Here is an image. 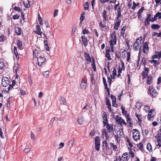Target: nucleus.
<instances>
[{
	"mask_svg": "<svg viewBox=\"0 0 161 161\" xmlns=\"http://www.w3.org/2000/svg\"><path fill=\"white\" fill-rule=\"evenodd\" d=\"M111 39L110 40L109 43L111 49L114 48V45H116V37L115 32H113L111 35Z\"/></svg>",
	"mask_w": 161,
	"mask_h": 161,
	"instance_id": "1",
	"label": "nucleus"
},
{
	"mask_svg": "<svg viewBox=\"0 0 161 161\" xmlns=\"http://www.w3.org/2000/svg\"><path fill=\"white\" fill-rule=\"evenodd\" d=\"M132 136L135 141H137L140 139V133L137 129H134L132 130Z\"/></svg>",
	"mask_w": 161,
	"mask_h": 161,
	"instance_id": "2",
	"label": "nucleus"
},
{
	"mask_svg": "<svg viewBox=\"0 0 161 161\" xmlns=\"http://www.w3.org/2000/svg\"><path fill=\"white\" fill-rule=\"evenodd\" d=\"M37 65L40 67H42L45 64L46 62V60L45 58L40 56L37 58Z\"/></svg>",
	"mask_w": 161,
	"mask_h": 161,
	"instance_id": "3",
	"label": "nucleus"
},
{
	"mask_svg": "<svg viewBox=\"0 0 161 161\" xmlns=\"http://www.w3.org/2000/svg\"><path fill=\"white\" fill-rule=\"evenodd\" d=\"M149 92L150 96L153 98L156 97L158 95V93L156 90L152 87L150 86L149 87Z\"/></svg>",
	"mask_w": 161,
	"mask_h": 161,
	"instance_id": "4",
	"label": "nucleus"
},
{
	"mask_svg": "<svg viewBox=\"0 0 161 161\" xmlns=\"http://www.w3.org/2000/svg\"><path fill=\"white\" fill-rule=\"evenodd\" d=\"M100 139L99 136H96L94 139L95 148L97 151L99 150Z\"/></svg>",
	"mask_w": 161,
	"mask_h": 161,
	"instance_id": "5",
	"label": "nucleus"
},
{
	"mask_svg": "<svg viewBox=\"0 0 161 161\" xmlns=\"http://www.w3.org/2000/svg\"><path fill=\"white\" fill-rule=\"evenodd\" d=\"M115 120L117 123L121 125L123 124L125 126L126 125V123L125 120L122 119L121 117H119L118 115H117L115 117Z\"/></svg>",
	"mask_w": 161,
	"mask_h": 161,
	"instance_id": "6",
	"label": "nucleus"
},
{
	"mask_svg": "<svg viewBox=\"0 0 161 161\" xmlns=\"http://www.w3.org/2000/svg\"><path fill=\"white\" fill-rule=\"evenodd\" d=\"M149 47H148V43L146 42L143 44V52L145 54H147L149 52Z\"/></svg>",
	"mask_w": 161,
	"mask_h": 161,
	"instance_id": "7",
	"label": "nucleus"
},
{
	"mask_svg": "<svg viewBox=\"0 0 161 161\" xmlns=\"http://www.w3.org/2000/svg\"><path fill=\"white\" fill-rule=\"evenodd\" d=\"M2 84L4 87L8 86L9 83V79L6 77L3 76L2 78Z\"/></svg>",
	"mask_w": 161,
	"mask_h": 161,
	"instance_id": "8",
	"label": "nucleus"
},
{
	"mask_svg": "<svg viewBox=\"0 0 161 161\" xmlns=\"http://www.w3.org/2000/svg\"><path fill=\"white\" fill-rule=\"evenodd\" d=\"M102 138L103 139H105L106 140H108L109 139V136H108L106 129H103L102 132Z\"/></svg>",
	"mask_w": 161,
	"mask_h": 161,
	"instance_id": "9",
	"label": "nucleus"
},
{
	"mask_svg": "<svg viewBox=\"0 0 161 161\" xmlns=\"http://www.w3.org/2000/svg\"><path fill=\"white\" fill-rule=\"evenodd\" d=\"M106 128L107 132L109 134H112L114 132V129L113 127V125L111 124H106Z\"/></svg>",
	"mask_w": 161,
	"mask_h": 161,
	"instance_id": "10",
	"label": "nucleus"
},
{
	"mask_svg": "<svg viewBox=\"0 0 161 161\" xmlns=\"http://www.w3.org/2000/svg\"><path fill=\"white\" fill-rule=\"evenodd\" d=\"M87 85V81L84 79H82L80 85V88L82 89H84L86 88Z\"/></svg>",
	"mask_w": 161,
	"mask_h": 161,
	"instance_id": "11",
	"label": "nucleus"
},
{
	"mask_svg": "<svg viewBox=\"0 0 161 161\" xmlns=\"http://www.w3.org/2000/svg\"><path fill=\"white\" fill-rule=\"evenodd\" d=\"M154 110L153 109L150 110L148 114L147 119L149 120H152V119L154 116L153 113L154 112Z\"/></svg>",
	"mask_w": 161,
	"mask_h": 161,
	"instance_id": "12",
	"label": "nucleus"
},
{
	"mask_svg": "<svg viewBox=\"0 0 161 161\" xmlns=\"http://www.w3.org/2000/svg\"><path fill=\"white\" fill-rule=\"evenodd\" d=\"M130 158L129 153L127 152L124 153L121 156L123 161H128Z\"/></svg>",
	"mask_w": 161,
	"mask_h": 161,
	"instance_id": "13",
	"label": "nucleus"
},
{
	"mask_svg": "<svg viewBox=\"0 0 161 161\" xmlns=\"http://www.w3.org/2000/svg\"><path fill=\"white\" fill-rule=\"evenodd\" d=\"M106 23L107 24L106 21H105L104 24H103V22L101 21L99 24V26L102 29L105 28L107 31L109 30V28L108 26L106 25Z\"/></svg>",
	"mask_w": 161,
	"mask_h": 161,
	"instance_id": "14",
	"label": "nucleus"
},
{
	"mask_svg": "<svg viewBox=\"0 0 161 161\" xmlns=\"http://www.w3.org/2000/svg\"><path fill=\"white\" fill-rule=\"evenodd\" d=\"M144 71H142V75L143 76V79H144L148 75V72L149 71V69L148 68L145 67L144 69Z\"/></svg>",
	"mask_w": 161,
	"mask_h": 161,
	"instance_id": "15",
	"label": "nucleus"
},
{
	"mask_svg": "<svg viewBox=\"0 0 161 161\" xmlns=\"http://www.w3.org/2000/svg\"><path fill=\"white\" fill-rule=\"evenodd\" d=\"M84 57L85 58L86 61L87 62V64L90 63L92 60L89 54L87 53H85Z\"/></svg>",
	"mask_w": 161,
	"mask_h": 161,
	"instance_id": "16",
	"label": "nucleus"
},
{
	"mask_svg": "<svg viewBox=\"0 0 161 161\" xmlns=\"http://www.w3.org/2000/svg\"><path fill=\"white\" fill-rule=\"evenodd\" d=\"M107 140H105L103 141L102 145L103 148L106 150H109V146L107 142Z\"/></svg>",
	"mask_w": 161,
	"mask_h": 161,
	"instance_id": "17",
	"label": "nucleus"
},
{
	"mask_svg": "<svg viewBox=\"0 0 161 161\" xmlns=\"http://www.w3.org/2000/svg\"><path fill=\"white\" fill-rule=\"evenodd\" d=\"M146 19L149 20V21H151L152 22H153L154 21H156L157 20L156 18H155V16L154 18H151V15L150 14H147V16L146 18Z\"/></svg>",
	"mask_w": 161,
	"mask_h": 161,
	"instance_id": "18",
	"label": "nucleus"
},
{
	"mask_svg": "<svg viewBox=\"0 0 161 161\" xmlns=\"http://www.w3.org/2000/svg\"><path fill=\"white\" fill-rule=\"evenodd\" d=\"M15 84V80H13L12 81V84H10L9 87H8V88L7 89H5V91L7 92H8L11 88H12L14 86Z\"/></svg>",
	"mask_w": 161,
	"mask_h": 161,
	"instance_id": "19",
	"label": "nucleus"
},
{
	"mask_svg": "<svg viewBox=\"0 0 161 161\" xmlns=\"http://www.w3.org/2000/svg\"><path fill=\"white\" fill-rule=\"evenodd\" d=\"M81 38L82 39L83 43L85 47L87 46L88 44V40L87 38L85 37V36H82L81 37Z\"/></svg>",
	"mask_w": 161,
	"mask_h": 161,
	"instance_id": "20",
	"label": "nucleus"
},
{
	"mask_svg": "<svg viewBox=\"0 0 161 161\" xmlns=\"http://www.w3.org/2000/svg\"><path fill=\"white\" fill-rule=\"evenodd\" d=\"M15 32L18 36L21 34V29L19 27H16L14 28Z\"/></svg>",
	"mask_w": 161,
	"mask_h": 161,
	"instance_id": "21",
	"label": "nucleus"
},
{
	"mask_svg": "<svg viewBox=\"0 0 161 161\" xmlns=\"http://www.w3.org/2000/svg\"><path fill=\"white\" fill-rule=\"evenodd\" d=\"M102 15L105 21L108 20V15L107 14V12L106 10H103Z\"/></svg>",
	"mask_w": 161,
	"mask_h": 161,
	"instance_id": "22",
	"label": "nucleus"
},
{
	"mask_svg": "<svg viewBox=\"0 0 161 161\" xmlns=\"http://www.w3.org/2000/svg\"><path fill=\"white\" fill-rule=\"evenodd\" d=\"M36 30L35 31L36 34L41 35L42 32L41 31V28L40 26L39 25H37L36 26Z\"/></svg>",
	"mask_w": 161,
	"mask_h": 161,
	"instance_id": "23",
	"label": "nucleus"
},
{
	"mask_svg": "<svg viewBox=\"0 0 161 161\" xmlns=\"http://www.w3.org/2000/svg\"><path fill=\"white\" fill-rule=\"evenodd\" d=\"M60 102L61 104L64 105H67V102L66 99L63 97H60L59 99Z\"/></svg>",
	"mask_w": 161,
	"mask_h": 161,
	"instance_id": "24",
	"label": "nucleus"
},
{
	"mask_svg": "<svg viewBox=\"0 0 161 161\" xmlns=\"http://www.w3.org/2000/svg\"><path fill=\"white\" fill-rule=\"evenodd\" d=\"M74 142V140L72 139L69 141L67 144V146L71 148L73 146V145Z\"/></svg>",
	"mask_w": 161,
	"mask_h": 161,
	"instance_id": "25",
	"label": "nucleus"
},
{
	"mask_svg": "<svg viewBox=\"0 0 161 161\" xmlns=\"http://www.w3.org/2000/svg\"><path fill=\"white\" fill-rule=\"evenodd\" d=\"M157 140L158 144L156 145V146L158 148L161 147V138L160 137H158L157 138Z\"/></svg>",
	"mask_w": 161,
	"mask_h": 161,
	"instance_id": "26",
	"label": "nucleus"
},
{
	"mask_svg": "<svg viewBox=\"0 0 161 161\" xmlns=\"http://www.w3.org/2000/svg\"><path fill=\"white\" fill-rule=\"evenodd\" d=\"M103 126H105L106 125V124H108L107 116L103 117Z\"/></svg>",
	"mask_w": 161,
	"mask_h": 161,
	"instance_id": "27",
	"label": "nucleus"
},
{
	"mask_svg": "<svg viewBox=\"0 0 161 161\" xmlns=\"http://www.w3.org/2000/svg\"><path fill=\"white\" fill-rule=\"evenodd\" d=\"M109 50H107L106 51L105 57L107 58L108 60H111V58L110 56V54L109 53Z\"/></svg>",
	"mask_w": 161,
	"mask_h": 161,
	"instance_id": "28",
	"label": "nucleus"
},
{
	"mask_svg": "<svg viewBox=\"0 0 161 161\" xmlns=\"http://www.w3.org/2000/svg\"><path fill=\"white\" fill-rule=\"evenodd\" d=\"M33 57L35 58L37 57L39 55V53H38V49H35L34 50H33Z\"/></svg>",
	"mask_w": 161,
	"mask_h": 161,
	"instance_id": "29",
	"label": "nucleus"
},
{
	"mask_svg": "<svg viewBox=\"0 0 161 161\" xmlns=\"http://www.w3.org/2000/svg\"><path fill=\"white\" fill-rule=\"evenodd\" d=\"M152 77L151 76L149 75L147 76V80L146 81V83L150 85L152 83Z\"/></svg>",
	"mask_w": 161,
	"mask_h": 161,
	"instance_id": "30",
	"label": "nucleus"
},
{
	"mask_svg": "<svg viewBox=\"0 0 161 161\" xmlns=\"http://www.w3.org/2000/svg\"><path fill=\"white\" fill-rule=\"evenodd\" d=\"M77 121L78 124L79 125H82L83 122L84 121V118L81 117L80 118L78 119L77 120Z\"/></svg>",
	"mask_w": 161,
	"mask_h": 161,
	"instance_id": "31",
	"label": "nucleus"
},
{
	"mask_svg": "<svg viewBox=\"0 0 161 161\" xmlns=\"http://www.w3.org/2000/svg\"><path fill=\"white\" fill-rule=\"evenodd\" d=\"M147 148L149 152H151L153 151L152 146L151 144L148 143L147 145Z\"/></svg>",
	"mask_w": 161,
	"mask_h": 161,
	"instance_id": "32",
	"label": "nucleus"
},
{
	"mask_svg": "<svg viewBox=\"0 0 161 161\" xmlns=\"http://www.w3.org/2000/svg\"><path fill=\"white\" fill-rule=\"evenodd\" d=\"M92 67L93 69V71L94 72L96 71V68L95 65V60L94 59H93L92 61Z\"/></svg>",
	"mask_w": 161,
	"mask_h": 161,
	"instance_id": "33",
	"label": "nucleus"
},
{
	"mask_svg": "<svg viewBox=\"0 0 161 161\" xmlns=\"http://www.w3.org/2000/svg\"><path fill=\"white\" fill-rule=\"evenodd\" d=\"M160 27L159 25L155 24L152 25L151 26V28L154 30L158 29L160 28Z\"/></svg>",
	"mask_w": 161,
	"mask_h": 161,
	"instance_id": "34",
	"label": "nucleus"
},
{
	"mask_svg": "<svg viewBox=\"0 0 161 161\" xmlns=\"http://www.w3.org/2000/svg\"><path fill=\"white\" fill-rule=\"evenodd\" d=\"M19 68V65L18 64L15 65L13 67V70L14 72H15V74H17V71L18 70Z\"/></svg>",
	"mask_w": 161,
	"mask_h": 161,
	"instance_id": "35",
	"label": "nucleus"
},
{
	"mask_svg": "<svg viewBox=\"0 0 161 161\" xmlns=\"http://www.w3.org/2000/svg\"><path fill=\"white\" fill-rule=\"evenodd\" d=\"M143 8L142 7L138 11L137 13V15L139 18H140L141 17V14L143 12Z\"/></svg>",
	"mask_w": 161,
	"mask_h": 161,
	"instance_id": "36",
	"label": "nucleus"
},
{
	"mask_svg": "<svg viewBox=\"0 0 161 161\" xmlns=\"http://www.w3.org/2000/svg\"><path fill=\"white\" fill-rule=\"evenodd\" d=\"M23 4L25 8H29L30 7V4L28 1H23Z\"/></svg>",
	"mask_w": 161,
	"mask_h": 161,
	"instance_id": "37",
	"label": "nucleus"
},
{
	"mask_svg": "<svg viewBox=\"0 0 161 161\" xmlns=\"http://www.w3.org/2000/svg\"><path fill=\"white\" fill-rule=\"evenodd\" d=\"M135 114L139 122H141L142 121L141 115L137 114L136 113H135Z\"/></svg>",
	"mask_w": 161,
	"mask_h": 161,
	"instance_id": "38",
	"label": "nucleus"
},
{
	"mask_svg": "<svg viewBox=\"0 0 161 161\" xmlns=\"http://www.w3.org/2000/svg\"><path fill=\"white\" fill-rule=\"evenodd\" d=\"M142 37H140L138 38L135 43H136V44H138L139 45L141 44L142 40Z\"/></svg>",
	"mask_w": 161,
	"mask_h": 161,
	"instance_id": "39",
	"label": "nucleus"
},
{
	"mask_svg": "<svg viewBox=\"0 0 161 161\" xmlns=\"http://www.w3.org/2000/svg\"><path fill=\"white\" fill-rule=\"evenodd\" d=\"M149 62L151 63H153L156 66V64L158 65L159 64L158 61H157L156 60L153 59L152 60L149 61Z\"/></svg>",
	"mask_w": 161,
	"mask_h": 161,
	"instance_id": "40",
	"label": "nucleus"
},
{
	"mask_svg": "<svg viewBox=\"0 0 161 161\" xmlns=\"http://www.w3.org/2000/svg\"><path fill=\"white\" fill-rule=\"evenodd\" d=\"M126 29V26H123L122 29H121L120 34L121 35H122L123 36H124V34L125 33V31Z\"/></svg>",
	"mask_w": 161,
	"mask_h": 161,
	"instance_id": "41",
	"label": "nucleus"
},
{
	"mask_svg": "<svg viewBox=\"0 0 161 161\" xmlns=\"http://www.w3.org/2000/svg\"><path fill=\"white\" fill-rule=\"evenodd\" d=\"M43 74L45 77H47L49 75V72L48 71H45L43 73Z\"/></svg>",
	"mask_w": 161,
	"mask_h": 161,
	"instance_id": "42",
	"label": "nucleus"
},
{
	"mask_svg": "<svg viewBox=\"0 0 161 161\" xmlns=\"http://www.w3.org/2000/svg\"><path fill=\"white\" fill-rule=\"evenodd\" d=\"M120 24L117 23H115V25L114 26V28L116 30H118V28L120 26Z\"/></svg>",
	"mask_w": 161,
	"mask_h": 161,
	"instance_id": "43",
	"label": "nucleus"
},
{
	"mask_svg": "<svg viewBox=\"0 0 161 161\" xmlns=\"http://www.w3.org/2000/svg\"><path fill=\"white\" fill-rule=\"evenodd\" d=\"M158 17L159 19H161V13L158 12L155 15V18H157Z\"/></svg>",
	"mask_w": 161,
	"mask_h": 161,
	"instance_id": "44",
	"label": "nucleus"
},
{
	"mask_svg": "<svg viewBox=\"0 0 161 161\" xmlns=\"http://www.w3.org/2000/svg\"><path fill=\"white\" fill-rule=\"evenodd\" d=\"M103 83L104 85V86L105 87V88H107L108 87L107 84L106 83V80L105 78H104V77H103Z\"/></svg>",
	"mask_w": 161,
	"mask_h": 161,
	"instance_id": "45",
	"label": "nucleus"
},
{
	"mask_svg": "<svg viewBox=\"0 0 161 161\" xmlns=\"http://www.w3.org/2000/svg\"><path fill=\"white\" fill-rule=\"evenodd\" d=\"M129 154V156L130 155V156L131 158H133L135 156L134 153L130 149L129 153H128Z\"/></svg>",
	"mask_w": 161,
	"mask_h": 161,
	"instance_id": "46",
	"label": "nucleus"
},
{
	"mask_svg": "<svg viewBox=\"0 0 161 161\" xmlns=\"http://www.w3.org/2000/svg\"><path fill=\"white\" fill-rule=\"evenodd\" d=\"M110 144L111 146L113 147V150L114 151H115L117 148V146L116 145H114V143H113L111 142Z\"/></svg>",
	"mask_w": 161,
	"mask_h": 161,
	"instance_id": "47",
	"label": "nucleus"
},
{
	"mask_svg": "<svg viewBox=\"0 0 161 161\" xmlns=\"http://www.w3.org/2000/svg\"><path fill=\"white\" fill-rule=\"evenodd\" d=\"M89 8L88 2H86L84 5V8L85 10H87Z\"/></svg>",
	"mask_w": 161,
	"mask_h": 161,
	"instance_id": "48",
	"label": "nucleus"
},
{
	"mask_svg": "<svg viewBox=\"0 0 161 161\" xmlns=\"http://www.w3.org/2000/svg\"><path fill=\"white\" fill-rule=\"evenodd\" d=\"M4 64L3 62L0 60V69L4 68Z\"/></svg>",
	"mask_w": 161,
	"mask_h": 161,
	"instance_id": "49",
	"label": "nucleus"
},
{
	"mask_svg": "<svg viewBox=\"0 0 161 161\" xmlns=\"http://www.w3.org/2000/svg\"><path fill=\"white\" fill-rule=\"evenodd\" d=\"M139 46L136 43H135L133 46V48L135 50H136L139 48Z\"/></svg>",
	"mask_w": 161,
	"mask_h": 161,
	"instance_id": "50",
	"label": "nucleus"
},
{
	"mask_svg": "<svg viewBox=\"0 0 161 161\" xmlns=\"http://www.w3.org/2000/svg\"><path fill=\"white\" fill-rule=\"evenodd\" d=\"M137 147L141 150H142L143 149V144L142 143H140L137 145Z\"/></svg>",
	"mask_w": 161,
	"mask_h": 161,
	"instance_id": "51",
	"label": "nucleus"
},
{
	"mask_svg": "<svg viewBox=\"0 0 161 161\" xmlns=\"http://www.w3.org/2000/svg\"><path fill=\"white\" fill-rule=\"evenodd\" d=\"M77 28V26L76 25H74L72 26V33H74L75 31L76 30Z\"/></svg>",
	"mask_w": 161,
	"mask_h": 161,
	"instance_id": "52",
	"label": "nucleus"
},
{
	"mask_svg": "<svg viewBox=\"0 0 161 161\" xmlns=\"http://www.w3.org/2000/svg\"><path fill=\"white\" fill-rule=\"evenodd\" d=\"M144 109L147 112H149L150 110V107L147 105H146L144 107Z\"/></svg>",
	"mask_w": 161,
	"mask_h": 161,
	"instance_id": "53",
	"label": "nucleus"
},
{
	"mask_svg": "<svg viewBox=\"0 0 161 161\" xmlns=\"http://www.w3.org/2000/svg\"><path fill=\"white\" fill-rule=\"evenodd\" d=\"M14 10L15 11H18L19 12H20L21 11V9L19 7L15 6L14 8Z\"/></svg>",
	"mask_w": 161,
	"mask_h": 161,
	"instance_id": "54",
	"label": "nucleus"
},
{
	"mask_svg": "<svg viewBox=\"0 0 161 161\" xmlns=\"http://www.w3.org/2000/svg\"><path fill=\"white\" fill-rule=\"evenodd\" d=\"M116 70L115 69V68H114L112 71V75L113 76H114V77H115V76H116Z\"/></svg>",
	"mask_w": 161,
	"mask_h": 161,
	"instance_id": "55",
	"label": "nucleus"
},
{
	"mask_svg": "<svg viewBox=\"0 0 161 161\" xmlns=\"http://www.w3.org/2000/svg\"><path fill=\"white\" fill-rule=\"evenodd\" d=\"M121 109L122 110V113L123 114L125 115H127V112L125 111L124 108L122 107H121Z\"/></svg>",
	"mask_w": 161,
	"mask_h": 161,
	"instance_id": "56",
	"label": "nucleus"
},
{
	"mask_svg": "<svg viewBox=\"0 0 161 161\" xmlns=\"http://www.w3.org/2000/svg\"><path fill=\"white\" fill-rule=\"evenodd\" d=\"M136 107L138 109L140 108L141 107V103H137L136 104Z\"/></svg>",
	"mask_w": 161,
	"mask_h": 161,
	"instance_id": "57",
	"label": "nucleus"
},
{
	"mask_svg": "<svg viewBox=\"0 0 161 161\" xmlns=\"http://www.w3.org/2000/svg\"><path fill=\"white\" fill-rule=\"evenodd\" d=\"M31 150V148L30 147L26 148L24 150V152L25 153H27L30 152Z\"/></svg>",
	"mask_w": 161,
	"mask_h": 161,
	"instance_id": "58",
	"label": "nucleus"
},
{
	"mask_svg": "<svg viewBox=\"0 0 161 161\" xmlns=\"http://www.w3.org/2000/svg\"><path fill=\"white\" fill-rule=\"evenodd\" d=\"M38 21L39 23V24L41 25H42L43 24H42V18L40 17L39 14H38Z\"/></svg>",
	"mask_w": 161,
	"mask_h": 161,
	"instance_id": "59",
	"label": "nucleus"
},
{
	"mask_svg": "<svg viewBox=\"0 0 161 161\" xmlns=\"http://www.w3.org/2000/svg\"><path fill=\"white\" fill-rule=\"evenodd\" d=\"M130 52L128 53H127V59H126V61L128 62H129V61H130Z\"/></svg>",
	"mask_w": 161,
	"mask_h": 161,
	"instance_id": "60",
	"label": "nucleus"
},
{
	"mask_svg": "<svg viewBox=\"0 0 161 161\" xmlns=\"http://www.w3.org/2000/svg\"><path fill=\"white\" fill-rule=\"evenodd\" d=\"M137 5H136V4L134 2H133V6L131 8V9H135V8L136 7V6H137V5H138L139 4L137 3Z\"/></svg>",
	"mask_w": 161,
	"mask_h": 161,
	"instance_id": "61",
	"label": "nucleus"
},
{
	"mask_svg": "<svg viewBox=\"0 0 161 161\" xmlns=\"http://www.w3.org/2000/svg\"><path fill=\"white\" fill-rule=\"evenodd\" d=\"M82 33L84 35H85L88 34L89 33V31L87 29H85L83 31Z\"/></svg>",
	"mask_w": 161,
	"mask_h": 161,
	"instance_id": "62",
	"label": "nucleus"
},
{
	"mask_svg": "<svg viewBox=\"0 0 161 161\" xmlns=\"http://www.w3.org/2000/svg\"><path fill=\"white\" fill-rule=\"evenodd\" d=\"M161 83V77L159 76L158 77L157 79V84L159 85Z\"/></svg>",
	"mask_w": 161,
	"mask_h": 161,
	"instance_id": "63",
	"label": "nucleus"
},
{
	"mask_svg": "<svg viewBox=\"0 0 161 161\" xmlns=\"http://www.w3.org/2000/svg\"><path fill=\"white\" fill-rule=\"evenodd\" d=\"M150 161H159V159H158L156 158L152 157Z\"/></svg>",
	"mask_w": 161,
	"mask_h": 161,
	"instance_id": "64",
	"label": "nucleus"
}]
</instances>
